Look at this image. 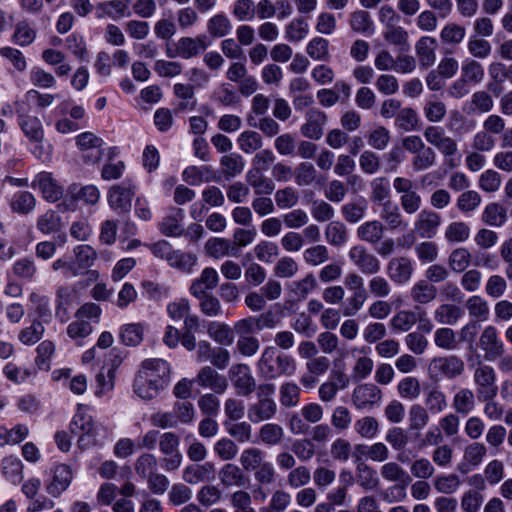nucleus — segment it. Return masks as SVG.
<instances>
[{
    "instance_id": "nucleus-1",
    "label": "nucleus",
    "mask_w": 512,
    "mask_h": 512,
    "mask_svg": "<svg viewBox=\"0 0 512 512\" xmlns=\"http://www.w3.org/2000/svg\"><path fill=\"white\" fill-rule=\"evenodd\" d=\"M259 375L266 380L292 377L297 370L293 356L278 351L275 347L264 348L257 362Z\"/></svg>"
},
{
    "instance_id": "nucleus-2",
    "label": "nucleus",
    "mask_w": 512,
    "mask_h": 512,
    "mask_svg": "<svg viewBox=\"0 0 512 512\" xmlns=\"http://www.w3.org/2000/svg\"><path fill=\"white\" fill-rule=\"evenodd\" d=\"M275 386L271 383L262 384L258 388V400L251 404L247 411L248 419L252 423H260L272 419L277 412V404L271 397Z\"/></svg>"
},
{
    "instance_id": "nucleus-3",
    "label": "nucleus",
    "mask_w": 512,
    "mask_h": 512,
    "mask_svg": "<svg viewBox=\"0 0 512 512\" xmlns=\"http://www.w3.org/2000/svg\"><path fill=\"white\" fill-rule=\"evenodd\" d=\"M135 192L136 186L128 180L113 185L107 193L109 207L118 215L128 214L132 208Z\"/></svg>"
},
{
    "instance_id": "nucleus-4",
    "label": "nucleus",
    "mask_w": 512,
    "mask_h": 512,
    "mask_svg": "<svg viewBox=\"0 0 512 512\" xmlns=\"http://www.w3.org/2000/svg\"><path fill=\"white\" fill-rule=\"evenodd\" d=\"M473 381L478 399H490L497 396V376L492 366L480 363L473 373Z\"/></svg>"
},
{
    "instance_id": "nucleus-5",
    "label": "nucleus",
    "mask_w": 512,
    "mask_h": 512,
    "mask_svg": "<svg viewBox=\"0 0 512 512\" xmlns=\"http://www.w3.org/2000/svg\"><path fill=\"white\" fill-rule=\"evenodd\" d=\"M69 428L72 434L79 435L78 446L80 449H86L98 443L94 434L92 417L82 410V406H79L73 416Z\"/></svg>"
},
{
    "instance_id": "nucleus-6",
    "label": "nucleus",
    "mask_w": 512,
    "mask_h": 512,
    "mask_svg": "<svg viewBox=\"0 0 512 512\" xmlns=\"http://www.w3.org/2000/svg\"><path fill=\"white\" fill-rule=\"evenodd\" d=\"M429 370L436 378L454 380L464 373L465 363L457 355L439 356L431 360Z\"/></svg>"
},
{
    "instance_id": "nucleus-7",
    "label": "nucleus",
    "mask_w": 512,
    "mask_h": 512,
    "mask_svg": "<svg viewBox=\"0 0 512 512\" xmlns=\"http://www.w3.org/2000/svg\"><path fill=\"white\" fill-rule=\"evenodd\" d=\"M423 136L427 143L435 147L446 159H451L458 152L456 140L448 136L441 126H427L424 129Z\"/></svg>"
},
{
    "instance_id": "nucleus-8",
    "label": "nucleus",
    "mask_w": 512,
    "mask_h": 512,
    "mask_svg": "<svg viewBox=\"0 0 512 512\" xmlns=\"http://www.w3.org/2000/svg\"><path fill=\"white\" fill-rule=\"evenodd\" d=\"M382 400V390L373 383L357 385L351 395V401L358 410H371L379 406Z\"/></svg>"
},
{
    "instance_id": "nucleus-9",
    "label": "nucleus",
    "mask_w": 512,
    "mask_h": 512,
    "mask_svg": "<svg viewBox=\"0 0 512 512\" xmlns=\"http://www.w3.org/2000/svg\"><path fill=\"white\" fill-rule=\"evenodd\" d=\"M228 377L239 396L247 397L256 389V381L250 367L246 364L232 365L228 371Z\"/></svg>"
},
{
    "instance_id": "nucleus-10",
    "label": "nucleus",
    "mask_w": 512,
    "mask_h": 512,
    "mask_svg": "<svg viewBox=\"0 0 512 512\" xmlns=\"http://www.w3.org/2000/svg\"><path fill=\"white\" fill-rule=\"evenodd\" d=\"M442 224V217L431 209L421 210L415 218L413 231L421 239H433Z\"/></svg>"
},
{
    "instance_id": "nucleus-11",
    "label": "nucleus",
    "mask_w": 512,
    "mask_h": 512,
    "mask_svg": "<svg viewBox=\"0 0 512 512\" xmlns=\"http://www.w3.org/2000/svg\"><path fill=\"white\" fill-rule=\"evenodd\" d=\"M479 346L484 352V359L494 362L505 352L503 341L499 338L497 329L489 325L484 328L479 338Z\"/></svg>"
},
{
    "instance_id": "nucleus-12",
    "label": "nucleus",
    "mask_w": 512,
    "mask_h": 512,
    "mask_svg": "<svg viewBox=\"0 0 512 512\" xmlns=\"http://www.w3.org/2000/svg\"><path fill=\"white\" fill-rule=\"evenodd\" d=\"M348 255L354 265L365 275H376L381 269L380 260L364 246H353Z\"/></svg>"
},
{
    "instance_id": "nucleus-13",
    "label": "nucleus",
    "mask_w": 512,
    "mask_h": 512,
    "mask_svg": "<svg viewBox=\"0 0 512 512\" xmlns=\"http://www.w3.org/2000/svg\"><path fill=\"white\" fill-rule=\"evenodd\" d=\"M195 384L204 389H210L216 394H223L228 387L227 379L219 374L212 366H203L194 378Z\"/></svg>"
},
{
    "instance_id": "nucleus-14",
    "label": "nucleus",
    "mask_w": 512,
    "mask_h": 512,
    "mask_svg": "<svg viewBox=\"0 0 512 512\" xmlns=\"http://www.w3.org/2000/svg\"><path fill=\"white\" fill-rule=\"evenodd\" d=\"M414 271L412 261L406 256L392 258L387 264L389 279L398 285L408 283Z\"/></svg>"
},
{
    "instance_id": "nucleus-15",
    "label": "nucleus",
    "mask_w": 512,
    "mask_h": 512,
    "mask_svg": "<svg viewBox=\"0 0 512 512\" xmlns=\"http://www.w3.org/2000/svg\"><path fill=\"white\" fill-rule=\"evenodd\" d=\"M210 42L206 35L196 37H182L176 43V54L182 59H191L205 51Z\"/></svg>"
},
{
    "instance_id": "nucleus-16",
    "label": "nucleus",
    "mask_w": 512,
    "mask_h": 512,
    "mask_svg": "<svg viewBox=\"0 0 512 512\" xmlns=\"http://www.w3.org/2000/svg\"><path fill=\"white\" fill-rule=\"evenodd\" d=\"M305 119V124L300 128L302 135L312 140H319L327 122L326 114L319 109L311 108L306 112Z\"/></svg>"
},
{
    "instance_id": "nucleus-17",
    "label": "nucleus",
    "mask_w": 512,
    "mask_h": 512,
    "mask_svg": "<svg viewBox=\"0 0 512 512\" xmlns=\"http://www.w3.org/2000/svg\"><path fill=\"white\" fill-rule=\"evenodd\" d=\"M73 253L75 256V260L73 262L78 276L88 273L94 278H97L98 272L95 270H89L97 259L96 250L90 245L82 244L76 246L73 250Z\"/></svg>"
},
{
    "instance_id": "nucleus-18",
    "label": "nucleus",
    "mask_w": 512,
    "mask_h": 512,
    "mask_svg": "<svg viewBox=\"0 0 512 512\" xmlns=\"http://www.w3.org/2000/svg\"><path fill=\"white\" fill-rule=\"evenodd\" d=\"M18 124L29 142H43L45 139L44 128L37 116L17 111Z\"/></svg>"
},
{
    "instance_id": "nucleus-19",
    "label": "nucleus",
    "mask_w": 512,
    "mask_h": 512,
    "mask_svg": "<svg viewBox=\"0 0 512 512\" xmlns=\"http://www.w3.org/2000/svg\"><path fill=\"white\" fill-rule=\"evenodd\" d=\"M139 371H146L147 376L151 377V380L157 381V384L164 389L170 377V365L163 359H147L142 362L141 369Z\"/></svg>"
},
{
    "instance_id": "nucleus-20",
    "label": "nucleus",
    "mask_w": 512,
    "mask_h": 512,
    "mask_svg": "<svg viewBox=\"0 0 512 512\" xmlns=\"http://www.w3.org/2000/svg\"><path fill=\"white\" fill-rule=\"evenodd\" d=\"M215 466L212 462L190 464L183 469L182 479L188 484L210 481L215 477Z\"/></svg>"
},
{
    "instance_id": "nucleus-21",
    "label": "nucleus",
    "mask_w": 512,
    "mask_h": 512,
    "mask_svg": "<svg viewBox=\"0 0 512 512\" xmlns=\"http://www.w3.org/2000/svg\"><path fill=\"white\" fill-rule=\"evenodd\" d=\"M218 477L220 483L226 488H241L249 482V478L245 475L242 468L233 463L224 464L218 472Z\"/></svg>"
},
{
    "instance_id": "nucleus-22",
    "label": "nucleus",
    "mask_w": 512,
    "mask_h": 512,
    "mask_svg": "<svg viewBox=\"0 0 512 512\" xmlns=\"http://www.w3.org/2000/svg\"><path fill=\"white\" fill-rule=\"evenodd\" d=\"M72 478V470L68 465H57L53 471L52 481L46 486L47 492L53 497H59L69 487Z\"/></svg>"
},
{
    "instance_id": "nucleus-23",
    "label": "nucleus",
    "mask_w": 512,
    "mask_h": 512,
    "mask_svg": "<svg viewBox=\"0 0 512 512\" xmlns=\"http://www.w3.org/2000/svg\"><path fill=\"white\" fill-rule=\"evenodd\" d=\"M381 206L380 218L384 221L389 230L402 231L407 229L408 223L404 220L400 207L396 203L387 200L383 202Z\"/></svg>"
},
{
    "instance_id": "nucleus-24",
    "label": "nucleus",
    "mask_w": 512,
    "mask_h": 512,
    "mask_svg": "<svg viewBox=\"0 0 512 512\" xmlns=\"http://www.w3.org/2000/svg\"><path fill=\"white\" fill-rule=\"evenodd\" d=\"M437 41L430 36L421 37L415 44V52L418 57L419 64L422 68L427 69L436 61Z\"/></svg>"
},
{
    "instance_id": "nucleus-25",
    "label": "nucleus",
    "mask_w": 512,
    "mask_h": 512,
    "mask_svg": "<svg viewBox=\"0 0 512 512\" xmlns=\"http://www.w3.org/2000/svg\"><path fill=\"white\" fill-rule=\"evenodd\" d=\"M33 186L38 187L43 197L50 202L58 201L63 194L62 188L48 172L39 173L33 181Z\"/></svg>"
},
{
    "instance_id": "nucleus-26",
    "label": "nucleus",
    "mask_w": 512,
    "mask_h": 512,
    "mask_svg": "<svg viewBox=\"0 0 512 512\" xmlns=\"http://www.w3.org/2000/svg\"><path fill=\"white\" fill-rule=\"evenodd\" d=\"M259 168H251L245 175V180L257 196L270 195L274 189V182L266 177Z\"/></svg>"
},
{
    "instance_id": "nucleus-27",
    "label": "nucleus",
    "mask_w": 512,
    "mask_h": 512,
    "mask_svg": "<svg viewBox=\"0 0 512 512\" xmlns=\"http://www.w3.org/2000/svg\"><path fill=\"white\" fill-rule=\"evenodd\" d=\"M134 392L144 400L155 398L163 390L157 381L151 380L146 371H138L133 384Z\"/></svg>"
},
{
    "instance_id": "nucleus-28",
    "label": "nucleus",
    "mask_w": 512,
    "mask_h": 512,
    "mask_svg": "<svg viewBox=\"0 0 512 512\" xmlns=\"http://www.w3.org/2000/svg\"><path fill=\"white\" fill-rule=\"evenodd\" d=\"M385 226L379 220H371L362 223L356 230L357 237L371 245L380 243L383 239Z\"/></svg>"
},
{
    "instance_id": "nucleus-29",
    "label": "nucleus",
    "mask_w": 512,
    "mask_h": 512,
    "mask_svg": "<svg viewBox=\"0 0 512 512\" xmlns=\"http://www.w3.org/2000/svg\"><path fill=\"white\" fill-rule=\"evenodd\" d=\"M219 283V275L212 267H206L201 272L199 278L195 279L190 286L191 294L208 293V290H213Z\"/></svg>"
},
{
    "instance_id": "nucleus-30",
    "label": "nucleus",
    "mask_w": 512,
    "mask_h": 512,
    "mask_svg": "<svg viewBox=\"0 0 512 512\" xmlns=\"http://www.w3.org/2000/svg\"><path fill=\"white\" fill-rule=\"evenodd\" d=\"M145 326L143 323H128L121 326L119 338L126 346H138L144 339Z\"/></svg>"
},
{
    "instance_id": "nucleus-31",
    "label": "nucleus",
    "mask_w": 512,
    "mask_h": 512,
    "mask_svg": "<svg viewBox=\"0 0 512 512\" xmlns=\"http://www.w3.org/2000/svg\"><path fill=\"white\" fill-rule=\"evenodd\" d=\"M182 178L189 185L196 186L214 180L215 175L211 166H189L183 171Z\"/></svg>"
},
{
    "instance_id": "nucleus-32",
    "label": "nucleus",
    "mask_w": 512,
    "mask_h": 512,
    "mask_svg": "<svg viewBox=\"0 0 512 512\" xmlns=\"http://www.w3.org/2000/svg\"><path fill=\"white\" fill-rule=\"evenodd\" d=\"M452 407L455 413L468 415L475 408V394L469 388L458 390L452 400Z\"/></svg>"
},
{
    "instance_id": "nucleus-33",
    "label": "nucleus",
    "mask_w": 512,
    "mask_h": 512,
    "mask_svg": "<svg viewBox=\"0 0 512 512\" xmlns=\"http://www.w3.org/2000/svg\"><path fill=\"white\" fill-rule=\"evenodd\" d=\"M368 204L366 199L360 198L342 205L341 214L345 221L354 224L362 220L366 214Z\"/></svg>"
},
{
    "instance_id": "nucleus-34",
    "label": "nucleus",
    "mask_w": 512,
    "mask_h": 512,
    "mask_svg": "<svg viewBox=\"0 0 512 512\" xmlns=\"http://www.w3.org/2000/svg\"><path fill=\"white\" fill-rule=\"evenodd\" d=\"M207 253L216 259L225 256H237L232 241L226 238H211L205 245Z\"/></svg>"
},
{
    "instance_id": "nucleus-35",
    "label": "nucleus",
    "mask_w": 512,
    "mask_h": 512,
    "mask_svg": "<svg viewBox=\"0 0 512 512\" xmlns=\"http://www.w3.org/2000/svg\"><path fill=\"white\" fill-rule=\"evenodd\" d=\"M265 461V452L256 447L244 449L239 458L244 472L255 471Z\"/></svg>"
},
{
    "instance_id": "nucleus-36",
    "label": "nucleus",
    "mask_w": 512,
    "mask_h": 512,
    "mask_svg": "<svg viewBox=\"0 0 512 512\" xmlns=\"http://www.w3.org/2000/svg\"><path fill=\"white\" fill-rule=\"evenodd\" d=\"M434 344L442 350L454 351L458 349L460 340L456 331L449 327H442L434 332Z\"/></svg>"
},
{
    "instance_id": "nucleus-37",
    "label": "nucleus",
    "mask_w": 512,
    "mask_h": 512,
    "mask_svg": "<svg viewBox=\"0 0 512 512\" xmlns=\"http://www.w3.org/2000/svg\"><path fill=\"white\" fill-rule=\"evenodd\" d=\"M223 175L226 179L234 178L240 175L245 167L243 157L237 153L224 155L220 159Z\"/></svg>"
},
{
    "instance_id": "nucleus-38",
    "label": "nucleus",
    "mask_w": 512,
    "mask_h": 512,
    "mask_svg": "<svg viewBox=\"0 0 512 512\" xmlns=\"http://www.w3.org/2000/svg\"><path fill=\"white\" fill-rule=\"evenodd\" d=\"M381 476L389 482H401L406 487L411 482L409 474L396 462L385 463L380 469Z\"/></svg>"
},
{
    "instance_id": "nucleus-39",
    "label": "nucleus",
    "mask_w": 512,
    "mask_h": 512,
    "mask_svg": "<svg viewBox=\"0 0 512 512\" xmlns=\"http://www.w3.org/2000/svg\"><path fill=\"white\" fill-rule=\"evenodd\" d=\"M240 150L246 154H252L263 146L262 136L254 130H245L237 138Z\"/></svg>"
},
{
    "instance_id": "nucleus-40",
    "label": "nucleus",
    "mask_w": 512,
    "mask_h": 512,
    "mask_svg": "<svg viewBox=\"0 0 512 512\" xmlns=\"http://www.w3.org/2000/svg\"><path fill=\"white\" fill-rule=\"evenodd\" d=\"M437 295V288L426 280H420L411 289V298L419 304L433 301Z\"/></svg>"
},
{
    "instance_id": "nucleus-41",
    "label": "nucleus",
    "mask_w": 512,
    "mask_h": 512,
    "mask_svg": "<svg viewBox=\"0 0 512 512\" xmlns=\"http://www.w3.org/2000/svg\"><path fill=\"white\" fill-rule=\"evenodd\" d=\"M462 316V309L452 304H442L434 313L435 320L442 325H455Z\"/></svg>"
},
{
    "instance_id": "nucleus-42",
    "label": "nucleus",
    "mask_w": 512,
    "mask_h": 512,
    "mask_svg": "<svg viewBox=\"0 0 512 512\" xmlns=\"http://www.w3.org/2000/svg\"><path fill=\"white\" fill-rule=\"evenodd\" d=\"M301 389L294 382H284L279 388V401L283 407L291 408L298 405Z\"/></svg>"
},
{
    "instance_id": "nucleus-43",
    "label": "nucleus",
    "mask_w": 512,
    "mask_h": 512,
    "mask_svg": "<svg viewBox=\"0 0 512 512\" xmlns=\"http://www.w3.org/2000/svg\"><path fill=\"white\" fill-rule=\"evenodd\" d=\"M327 242L336 247L343 246L348 239L346 226L340 221H331L325 229Z\"/></svg>"
},
{
    "instance_id": "nucleus-44",
    "label": "nucleus",
    "mask_w": 512,
    "mask_h": 512,
    "mask_svg": "<svg viewBox=\"0 0 512 512\" xmlns=\"http://www.w3.org/2000/svg\"><path fill=\"white\" fill-rule=\"evenodd\" d=\"M444 237L448 243H462L470 237V227L462 221L451 222L447 225Z\"/></svg>"
},
{
    "instance_id": "nucleus-45",
    "label": "nucleus",
    "mask_w": 512,
    "mask_h": 512,
    "mask_svg": "<svg viewBox=\"0 0 512 512\" xmlns=\"http://www.w3.org/2000/svg\"><path fill=\"white\" fill-rule=\"evenodd\" d=\"M316 286V278L313 274H308L303 279L293 282L290 285L289 292L295 300L301 301L306 299L308 294L312 292Z\"/></svg>"
},
{
    "instance_id": "nucleus-46",
    "label": "nucleus",
    "mask_w": 512,
    "mask_h": 512,
    "mask_svg": "<svg viewBox=\"0 0 512 512\" xmlns=\"http://www.w3.org/2000/svg\"><path fill=\"white\" fill-rule=\"evenodd\" d=\"M13 274L20 279L32 281L37 274V266L32 257L17 259L12 267Z\"/></svg>"
},
{
    "instance_id": "nucleus-47",
    "label": "nucleus",
    "mask_w": 512,
    "mask_h": 512,
    "mask_svg": "<svg viewBox=\"0 0 512 512\" xmlns=\"http://www.w3.org/2000/svg\"><path fill=\"white\" fill-rule=\"evenodd\" d=\"M183 219L182 210L178 209L173 215H168L159 223V230L162 234L169 237H177L183 233L181 221Z\"/></svg>"
},
{
    "instance_id": "nucleus-48",
    "label": "nucleus",
    "mask_w": 512,
    "mask_h": 512,
    "mask_svg": "<svg viewBox=\"0 0 512 512\" xmlns=\"http://www.w3.org/2000/svg\"><path fill=\"white\" fill-rule=\"evenodd\" d=\"M199 300L200 311L208 317H217L222 314V306L219 299L211 293L192 294Z\"/></svg>"
},
{
    "instance_id": "nucleus-49",
    "label": "nucleus",
    "mask_w": 512,
    "mask_h": 512,
    "mask_svg": "<svg viewBox=\"0 0 512 512\" xmlns=\"http://www.w3.org/2000/svg\"><path fill=\"white\" fill-rule=\"evenodd\" d=\"M231 29V21L223 13L214 15L207 22V32L215 38H221L228 35Z\"/></svg>"
},
{
    "instance_id": "nucleus-50",
    "label": "nucleus",
    "mask_w": 512,
    "mask_h": 512,
    "mask_svg": "<svg viewBox=\"0 0 512 512\" xmlns=\"http://www.w3.org/2000/svg\"><path fill=\"white\" fill-rule=\"evenodd\" d=\"M425 405L428 412L439 414L447 408V398L443 391L438 388H432L426 391Z\"/></svg>"
},
{
    "instance_id": "nucleus-51",
    "label": "nucleus",
    "mask_w": 512,
    "mask_h": 512,
    "mask_svg": "<svg viewBox=\"0 0 512 512\" xmlns=\"http://www.w3.org/2000/svg\"><path fill=\"white\" fill-rule=\"evenodd\" d=\"M36 35V30L27 21H19L15 25L12 41L16 45L25 47L34 42Z\"/></svg>"
},
{
    "instance_id": "nucleus-52",
    "label": "nucleus",
    "mask_w": 512,
    "mask_h": 512,
    "mask_svg": "<svg viewBox=\"0 0 512 512\" xmlns=\"http://www.w3.org/2000/svg\"><path fill=\"white\" fill-rule=\"evenodd\" d=\"M2 473L5 478L13 484L22 479L23 465L19 458L14 456L5 457L1 463Z\"/></svg>"
},
{
    "instance_id": "nucleus-53",
    "label": "nucleus",
    "mask_w": 512,
    "mask_h": 512,
    "mask_svg": "<svg viewBox=\"0 0 512 512\" xmlns=\"http://www.w3.org/2000/svg\"><path fill=\"white\" fill-rule=\"evenodd\" d=\"M471 253L465 247H458L450 253L448 265L456 273L464 272L470 265Z\"/></svg>"
},
{
    "instance_id": "nucleus-54",
    "label": "nucleus",
    "mask_w": 512,
    "mask_h": 512,
    "mask_svg": "<svg viewBox=\"0 0 512 512\" xmlns=\"http://www.w3.org/2000/svg\"><path fill=\"white\" fill-rule=\"evenodd\" d=\"M506 218V209L498 203H489L482 214V221L493 227L501 226Z\"/></svg>"
},
{
    "instance_id": "nucleus-55",
    "label": "nucleus",
    "mask_w": 512,
    "mask_h": 512,
    "mask_svg": "<svg viewBox=\"0 0 512 512\" xmlns=\"http://www.w3.org/2000/svg\"><path fill=\"white\" fill-rule=\"evenodd\" d=\"M356 481L365 490H372L379 484L376 470L367 464L356 466Z\"/></svg>"
},
{
    "instance_id": "nucleus-56",
    "label": "nucleus",
    "mask_w": 512,
    "mask_h": 512,
    "mask_svg": "<svg viewBox=\"0 0 512 512\" xmlns=\"http://www.w3.org/2000/svg\"><path fill=\"white\" fill-rule=\"evenodd\" d=\"M69 193L76 197L77 200L83 201L85 204L95 205L100 198V192L94 185L79 186L72 184L69 187Z\"/></svg>"
},
{
    "instance_id": "nucleus-57",
    "label": "nucleus",
    "mask_w": 512,
    "mask_h": 512,
    "mask_svg": "<svg viewBox=\"0 0 512 512\" xmlns=\"http://www.w3.org/2000/svg\"><path fill=\"white\" fill-rule=\"evenodd\" d=\"M208 335L221 345H231L234 335L231 328L223 323L211 322L207 328Z\"/></svg>"
},
{
    "instance_id": "nucleus-58",
    "label": "nucleus",
    "mask_w": 512,
    "mask_h": 512,
    "mask_svg": "<svg viewBox=\"0 0 512 512\" xmlns=\"http://www.w3.org/2000/svg\"><path fill=\"white\" fill-rule=\"evenodd\" d=\"M62 222L60 216L52 210L46 211L37 220V228L45 235L56 233L61 230Z\"/></svg>"
},
{
    "instance_id": "nucleus-59",
    "label": "nucleus",
    "mask_w": 512,
    "mask_h": 512,
    "mask_svg": "<svg viewBox=\"0 0 512 512\" xmlns=\"http://www.w3.org/2000/svg\"><path fill=\"white\" fill-rule=\"evenodd\" d=\"M437 155L431 146L425 147L412 158V169L415 172L425 171L436 164Z\"/></svg>"
},
{
    "instance_id": "nucleus-60",
    "label": "nucleus",
    "mask_w": 512,
    "mask_h": 512,
    "mask_svg": "<svg viewBox=\"0 0 512 512\" xmlns=\"http://www.w3.org/2000/svg\"><path fill=\"white\" fill-rule=\"evenodd\" d=\"M461 77L474 84L480 83L484 78V68L478 61L467 58L461 66Z\"/></svg>"
},
{
    "instance_id": "nucleus-61",
    "label": "nucleus",
    "mask_w": 512,
    "mask_h": 512,
    "mask_svg": "<svg viewBox=\"0 0 512 512\" xmlns=\"http://www.w3.org/2000/svg\"><path fill=\"white\" fill-rule=\"evenodd\" d=\"M44 331L43 323L35 319L30 326L19 332L18 339L24 345H34L43 337Z\"/></svg>"
},
{
    "instance_id": "nucleus-62",
    "label": "nucleus",
    "mask_w": 512,
    "mask_h": 512,
    "mask_svg": "<svg viewBox=\"0 0 512 512\" xmlns=\"http://www.w3.org/2000/svg\"><path fill=\"white\" fill-rule=\"evenodd\" d=\"M418 115L413 108H401L395 119V126L405 132L414 131L418 127Z\"/></svg>"
},
{
    "instance_id": "nucleus-63",
    "label": "nucleus",
    "mask_w": 512,
    "mask_h": 512,
    "mask_svg": "<svg viewBox=\"0 0 512 512\" xmlns=\"http://www.w3.org/2000/svg\"><path fill=\"white\" fill-rule=\"evenodd\" d=\"M390 182L386 177H376L371 181L370 200L373 203H379L389 200Z\"/></svg>"
},
{
    "instance_id": "nucleus-64",
    "label": "nucleus",
    "mask_w": 512,
    "mask_h": 512,
    "mask_svg": "<svg viewBox=\"0 0 512 512\" xmlns=\"http://www.w3.org/2000/svg\"><path fill=\"white\" fill-rule=\"evenodd\" d=\"M131 0H111L103 4L105 13L112 19L129 18Z\"/></svg>"
}]
</instances>
